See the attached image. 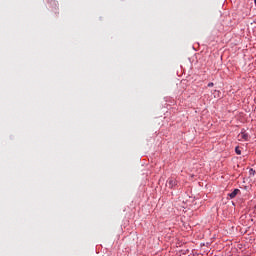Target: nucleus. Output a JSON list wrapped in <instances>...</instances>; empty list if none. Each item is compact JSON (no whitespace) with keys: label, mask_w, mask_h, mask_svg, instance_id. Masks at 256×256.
<instances>
[{"label":"nucleus","mask_w":256,"mask_h":256,"mask_svg":"<svg viewBox=\"0 0 256 256\" xmlns=\"http://www.w3.org/2000/svg\"><path fill=\"white\" fill-rule=\"evenodd\" d=\"M177 186V180L175 178H169L166 182V187L169 189H173V187Z\"/></svg>","instance_id":"obj_1"},{"label":"nucleus","mask_w":256,"mask_h":256,"mask_svg":"<svg viewBox=\"0 0 256 256\" xmlns=\"http://www.w3.org/2000/svg\"><path fill=\"white\" fill-rule=\"evenodd\" d=\"M249 139V134H247V132L245 131H241L240 134H238V141H248Z\"/></svg>","instance_id":"obj_2"},{"label":"nucleus","mask_w":256,"mask_h":256,"mask_svg":"<svg viewBox=\"0 0 256 256\" xmlns=\"http://www.w3.org/2000/svg\"><path fill=\"white\" fill-rule=\"evenodd\" d=\"M240 190L239 189H235L233 192H231L229 195L230 199H235V197H237V195L239 194Z\"/></svg>","instance_id":"obj_3"},{"label":"nucleus","mask_w":256,"mask_h":256,"mask_svg":"<svg viewBox=\"0 0 256 256\" xmlns=\"http://www.w3.org/2000/svg\"><path fill=\"white\" fill-rule=\"evenodd\" d=\"M235 153H236L237 155H241V148H239V146H237V147L235 148Z\"/></svg>","instance_id":"obj_4"},{"label":"nucleus","mask_w":256,"mask_h":256,"mask_svg":"<svg viewBox=\"0 0 256 256\" xmlns=\"http://www.w3.org/2000/svg\"><path fill=\"white\" fill-rule=\"evenodd\" d=\"M249 175H250V177H254V175H255V170H253V168H251V169L249 170Z\"/></svg>","instance_id":"obj_5"},{"label":"nucleus","mask_w":256,"mask_h":256,"mask_svg":"<svg viewBox=\"0 0 256 256\" xmlns=\"http://www.w3.org/2000/svg\"><path fill=\"white\" fill-rule=\"evenodd\" d=\"M208 87H213V83L212 82L208 83Z\"/></svg>","instance_id":"obj_6"},{"label":"nucleus","mask_w":256,"mask_h":256,"mask_svg":"<svg viewBox=\"0 0 256 256\" xmlns=\"http://www.w3.org/2000/svg\"><path fill=\"white\" fill-rule=\"evenodd\" d=\"M254 3H255V5H256V0H254Z\"/></svg>","instance_id":"obj_7"}]
</instances>
